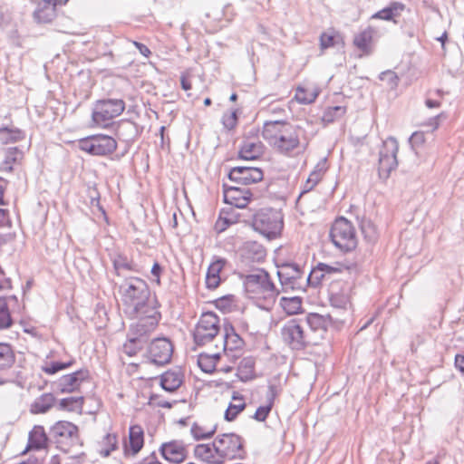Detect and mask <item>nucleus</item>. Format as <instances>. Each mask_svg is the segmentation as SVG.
Masks as SVG:
<instances>
[{
	"label": "nucleus",
	"mask_w": 464,
	"mask_h": 464,
	"mask_svg": "<svg viewBox=\"0 0 464 464\" xmlns=\"http://www.w3.org/2000/svg\"><path fill=\"white\" fill-rule=\"evenodd\" d=\"M78 148L93 156H107L117 149V141L109 135L95 134L80 139Z\"/></svg>",
	"instance_id": "nucleus-10"
},
{
	"label": "nucleus",
	"mask_w": 464,
	"mask_h": 464,
	"mask_svg": "<svg viewBox=\"0 0 464 464\" xmlns=\"http://www.w3.org/2000/svg\"><path fill=\"white\" fill-rule=\"evenodd\" d=\"M237 122V115L236 111H229L223 116V123L224 125L232 130L236 127Z\"/></svg>",
	"instance_id": "nucleus-52"
},
{
	"label": "nucleus",
	"mask_w": 464,
	"mask_h": 464,
	"mask_svg": "<svg viewBox=\"0 0 464 464\" xmlns=\"http://www.w3.org/2000/svg\"><path fill=\"white\" fill-rule=\"evenodd\" d=\"M25 137L24 131L16 127L0 128V142L2 144L15 143Z\"/></svg>",
	"instance_id": "nucleus-39"
},
{
	"label": "nucleus",
	"mask_w": 464,
	"mask_h": 464,
	"mask_svg": "<svg viewBox=\"0 0 464 464\" xmlns=\"http://www.w3.org/2000/svg\"><path fill=\"white\" fill-rule=\"evenodd\" d=\"M83 404L84 398L82 396L67 397L59 401L58 408L63 411L82 413Z\"/></svg>",
	"instance_id": "nucleus-40"
},
{
	"label": "nucleus",
	"mask_w": 464,
	"mask_h": 464,
	"mask_svg": "<svg viewBox=\"0 0 464 464\" xmlns=\"http://www.w3.org/2000/svg\"><path fill=\"white\" fill-rule=\"evenodd\" d=\"M24 159V153L18 148H9L5 150V159L0 163V172L11 173L14 166L20 164Z\"/></svg>",
	"instance_id": "nucleus-32"
},
{
	"label": "nucleus",
	"mask_w": 464,
	"mask_h": 464,
	"mask_svg": "<svg viewBox=\"0 0 464 464\" xmlns=\"http://www.w3.org/2000/svg\"><path fill=\"white\" fill-rule=\"evenodd\" d=\"M349 269V266L339 262L334 263L333 265L319 263L315 267L313 268L310 274V278L320 282L324 280L327 276L343 273Z\"/></svg>",
	"instance_id": "nucleus-26"
},
{
	"label": "nucleus",
	"mask_w": 464,
	"mask_h": 464,
	"mask_svg": "<svg viewBox=\"0 0 464 464\" xmlns=\"http://www.w3.org/2000/svg\"><path fill=\"white\" fill-rule=\"evenodd\" d=\"M173 354V345L167 338L154 339L148 347V355L156 364L168 363Z\"/></svg>",
	"instance_id": "nucleus-15"
},
{
	"label": "nucleus",
	"mask_w": 464,
	"mask_h": 464,
	"mask_svg": "<svg viewBox=\"0 0 464 464\" xmlns=\"http://www.w3.org/2000/svg\"><path fill=\"white\" fill-rule=\"evenodd\" d=\"M140 348L137 339H130L123 344L122 353L129 357H132L138 353Z\"/></svg>",
	"instance_id": "nucleus-51"
},
{
	"label": "nucleus",
	"mask_w": 464,
	"mask_h": 464,
	"mask_svg": "<svg viewBox=\"0 0 464 464\" xmlns=\"http://www.w3.org/2000/svg\"><path fill=\"white\" fill-rule=\"evenodd\" d=\"M302 298L298 296L282 297L280 299V306L289 315L302 313Z\"/></svg>",
	"instance_id": "nucleus-41"
},
{
	"label": "nucleus",
	"mask_w": 464,
	"mask_h": 464,
	"mask_svg": "<svg viewBox=\"0 0 464 464\" xmlns=\"http://www.w3.org/2000/svg\"><path fill=\"white\" fill-rule=\"evenodd\" d=\"M391 15L392 18L399 16L402 11L405 9V5L399 2H392L387 6Z\"/></svg>",
	"instance_id": "nucleus-54"
},
{
	"label": "nucleus",
	"mask_w": 464,
	"mask_h": 464,
	"mask_svg": "<svg viewBox=\"0 0 464 464\" xmlns=\"http://www.w3.org/2000/svg\"><path fill=\"white\" fill-rule=\"evenodd\" d=\"M238 379L243 382H250L256 378V362L252 357L243 358L237 370Z\"/></svg>",
	"instance_id": "nucleus-34"
},
{
	"label": "nucleus",
	"mask_w": 464,
	"mask_h": 464,
	"mask_svg": "<svg viewBox=\"0 0 464 464\" xmlns=\"http://www.w3.org/2000/svg\"><path fill=\"white\" fill-rule=\"evenodd\" d=\"M217 449L214 440L212 443L198 444L194 448V456L206 464H223Z\"/></svg>",
	"instance_id": "nucleus-23"
},
{
	"label": "nucleus",
	"mask_w": 464,
	"mask_h": 464,
	"mask_svg": "<svg viewBox=\"0 0 464 464\" xmlns=\"http://www.w3.org/2000/svg\"><path fill=\"white\" fill-rule=\"evenodd\" d=\"M304 324H308L313 331L325 332L327 329L326 319L315 313L308 314Z\"/></svg>",
	"instance_id": "nucleus-44"
},
{
	"label": "nucleus",
	"mask_w": 464,
	"mask_h": 464,
	"mask_svg": "<svg viewBox=\"0 0 464 464\" xmlns=\"http://www.w3.org/2000/svg\"><path fill=\"white\" fill-rule=\"evenodd\" d=\"M119 293L124 313L138 321L136 331L140 335L157 327L161 317L159 303L144 280L131 277L120 286Z\"/></svg>",
	"instance_id": "nucleus-1"
},
{
	"label": "nucleus",
	"mask_w": 464,
	"mask_h": 464,
	"mask_svg": "<svg viewBox=\"0 0 464 464\" xmlns=\"http://www.w3.org/2000/svg\"><path fill=\"white\" fill-rule=\"evenodd\" d=\"M90 379L89 371L81 369L70 374L63 375L59 381L62 393H71L80 389L81 385Z\"/></svg>",
	"instance_id": "nucleus-21"
},
{
	"label": "nucleus",
	"mask_w": 464,
	"mask_h": 464,
	"mask_svg": "<svg viewBox=\"0 0 464 464\" xmlns=\"http://www.w3.org/2000/svg\"><path fill=\"white\" fill-rule=\"evenodd\" d=\"M320 93L321 89L317 83L304 82L295 88L294 100L299 104H312L316 101Z\"/></svg>",
	"instance_id": "nucleus-22"
},
{
	"label": "nucleus",
	"mask_w": 464,
	"mask_h": 464,
	"mask_svg": "<svg viewBox=\"0 0 464 464\" xmlns=\"http://www.w3.org/2000/svg\"><path fill=\"white\" fill-rule=\"evenodd\" d=\"M239 215L233 210L222 209L219 216L215 222L214 230L217 233H222L227 230L230 226L238 222Z\"/></svg>",
	"instance_id": "nucleus-36"
},
{
	"label": "nucleus",
	"mask_w": 464,
	"mask_h": 464,
	"mask_svg": "<svg viewBox=\"0 0 464 464\" xmlns=\"http://www.w3.org/2000/svg\"><path fill=\"white\" fill-rule=\"evenodd\" d=\"M144 446V430L140 425H131L128 440L124 443L126 454L136 455Z\"/></svg>",
	"instance_id": "nucleus-24"
},
{
	"label": "nucleus",
	"mask_w": 464,
	"mask_h": 464,
	"mask_svg": "<svg viewBox=\"0 0 464 464\" xmlns=\"http://www.w3.org/2000/svg\"><path fill=\"white\" fill-rule=\"evenodd\" d=\"M411 141L414 145H422L425 142V132L419 130L412 133Z\"/></svg>",
	"instance_id": "nucleus-56"
},
{
	"label": "nucleus",
	"mask_w": 464,
	"mask_h": 464,
	"mask_svg": "<svg viewBox=\"0 0 464 464\" xmlns=\"http://www.w3.org/2000/svg\"><path fill=\"white\" fill-rule=\"evenodd\" d=\"M113 268L118 276H121L123 272L137 271L136 264L132 258L128 257L126 255L119 253L112 259Z\"/></svg>",
	"instance_id": "nucleus-38"
},
{
	"label": "nucleus",
	"mask_w": 464,
	"mask_h": 464,
	"mask_svg": "<svg viewBox=\"0 0 464 464\" xmlns=\"http://www.w3.org/2000/svg\"><path fill=\"white\" fill-rule=\"evenodd\" d=\"M253 227L269 239L279 237L284 228L283 214L273 208L261 209L254 216Z\"/></svg>",
	"instance_id": "nucleus-6"
},
{
	"label": "nucleus",
	"mask_w": 464,
	"mask_h": 464,
	"mask_svg": "<svg viewBox=\"0 0 464 464\" xmlns=\"http://www.w3.org/2000/svg\"><path fill=\"white\" fill-rule=\"evenodd\" d=\"M13 324V319L5 298H0V329H7Z\"/></svg>",
	"instance_id": "nucleus-46"
},
{
	"label": "nucleus",
	"mask_w": 464,
	"mask_h": 464,
	"mask_svg": "<svg viewBox=\"0 0 464 464\" xmlns=\"http://www.w3.org/2000/svg\"><path fill=\"white\" fill-rule=\"evenodd\" d=\"M214 441L223 464L227 461L244 458L245 450L240 436L235 433H225L217 436Z\"/></svg>",
	"instance_id": "nucleus-9"
},
{
	"label": "nucleus",
	"mask_w": 464,
	"mask_h": 464,
	"mask_svg": "<svg viewBox=\"0 0 464 464\" xmlns=\"http://www.w3.org/2000/svg\"><path fill=\"white\" fill-rule=\"evenodd\" d=\"M275 403V394L271 393L266 404L259 406L255 414L254 419L257 421H265L268 417Z\"/></svg>",
	"instance_id": "nucleus-48"
},
{
	"label": "nucleus",
	"mask_w": 464,
	"mask_h": 464,
	"mask_svg": "<svg viewBox=\"0 0 464 464\" xmlns=\"http://www.w3.org/2000/svg\"><path fill=\"white\" fill-rule=\"evenodd\" d=\"M224 359V355L219 353L215 354L203 353L198 357V365L206 373H212L214 372L229 373L234 368L232 364H221L220 367L218 366Z\"/></svg>",
	"instance_id": "nucleus-20"
},
{
	"label": "nucleus",
	"mask_w": 464,
	"mask_h": 464,
	"mask_svg": "<svg viewBox=\"0 0 464 464\" xmlns=\"http://www.w3.org/2000/svg\"><path fill=\"white\" fill-rule=\"evenodd\" d=\"M184 380V374L180 369H170L160 377L161 387L168 392H174L180 387Z\"/></svg>",
	"instance_id": "nucleus-29"
},
{
	"label": "nucleus",
	"mask_w": 464,
	"mask_h": 464,
	"mask_svg": "<svg viewBox=\"0 0 464 464\" xmlns=\"http://www.w3.org/2000/svg\"><path fill=\"white\" fill-rule=\"evenodd\" d=\"M352 287L349 283L337 281L330 285L329 296L332 305L346 309L351 305Z\"/></svg>",
	"instance_id": "nucleus-17"
},
{
	"label": "nucleus",
	"mask_w": 464,
	"mask_h": 464,
	"mask_svg": "<svg viewBox=\"0 0 464 464\" xmlns=\"http://www.w3.org/2000/svg\"><path fill=\"white\" fill-rule=\"evenodd\" d=\"M329 237L334 246L340 251L348 253L356 249L359 243L355 226L343 217H339L333 222Z\"/></svg>",
	"instance_id": "nucleus-4"
},
{
	"label": "nucleus",
	"mask_w": 464,
	"mask_h": 464,
	"mask_svg": "<svg viewBox=\"0 0 464 464\" xmlns=\"http://www.w3.org/2000/svg\"><path fill=\"white\" fill-rule=\"evenodd\" d=\"M446 117L447 114L444 111H442L438 115L431 117L426 121H424L422 123V126L427 129L428 132H434L440 128L441 120L446 119Z\"/></svg>",
	"instance_id": "nucleus-50"
},
{
	"label": "nucleus",
	"mask_w": 464,
	"mask_h": 464,
	"mask_svg": "<svg viewBox=\"0 0 464 464\" xmlns=\"http://www.w3.org/2000/svg\"><path fill=\"white\" fill-rule=\"evenodd\" d=\"M230 180L241 185H251L260 182L264 178V172L259 168L235 167L228 173Z\"/></svg>",
	"instance_id": "nucleus-18"
},
{
	"label": "nucleus",
	"mask_w": 464,
	"mask_h": 464,
	"mask_svg": "<svg viewBox=\"0 0 464 464\" xmlns=\"http://www.w3.org/2000/svg\"><path fill=\"white\" fill-rule=\"evenodd\" d=\"M244 345L243 339L236 332L235 328L230 324L224 326L223 334V355L228 357L229 352H236L241 350Z\"/></svg>",
	"instance_id": "nucleus-25"
},
{
	"label": "nucleus",
	"mask_w": 464,
	"mask_h": 464,
	"mask_svg": "<svg viewBox=\"0 0 464 464\" xmlns=\"http://www.w3.org/2000/svg\"><path fill=\"white\" fill-rule=\"evenodd\" d=\"M264 152L265 147L260 140L257 139L254 140H246L240 147L238 156L242 160H258Z\"/></svg>",
	"instance_id": "nucleus-27"
},
{
	"label": "nucleus",
	"mask_w": 464,
	"mask_h": 464,
	"mask_svg": "<svg viewBox=\"0 0 464 464\" xmlns=\"http://www.w3.org/2000/svg\"><path fill=\"white\" fill-rule=\"evenodd\" d=\"M214 305L223 313H229L233 311L236 304V298L232 295H225L219 297L212 302Z\"/></svg>",
	"instance_id": "nucleus-47"
},
{
	"label": "nucleus",
	"mask_w": 464,
	"mask_h": 464,
	"mask_svg": "<svg viewBox=\"0 0 464 464\" xmlns=\"http://www.w3.org/2000/svg\"><path fill=\"white\" fill-rule=\"evenodd\" d=\"M324 174L323 169L316 168L308 176L304 184V193L309 192L321 181Z\"/></svg>",
	"instance_id": "nucleus-49"
},
{
	"label": "nucleus",
	"mask_w": 464,
	"mask_h": 464,
	"mask_svg": "<svg viewBox=\"0 0 464 464\" xmlns=\"http://www.w3.org/2000/svg\"><path fill=\"white\" fill-rule=\"evenodd\" d=\"M338 44H343V37L334 28L323 32L319 37V45L322 51L332 48Z\"/></svg>",
	"instance_id": "nucleus-37"
},
{
	"label": "nucleus",
	"mask_w": 464,
	"mask_h": 464,
	"mask_svg": "<svg viewBox=\"0 0 464 464\" xmlns=\"http://www.w3.org/2000/svg\"><path fill=\"white\" fill-rule=\"evenodd\" d=\"M74 359L71 358L65 362H49L46 361L41 367L42 372H44L47 375H53L57 373L60 371L70 368L74 364Z\"/></svg>",
	"instance_id": "nucleus-42"
},
{
	"label": "nucleus",
	"mask_w": 464,
	"mask_h": 464,
	"mask_svg": "<svg viewBox=\"0 0 464 464\" xmlns=\"http://www.w3.org/2000/svg\"><path fill=\"white\" fill-rule=\"evenodd\" d=\"M375 35L376 30L371 25L360 30L353 35L352 44L358 52L359 58L372 54L374 51Z\"/></svg>",
	"instance_id": "nucleus-14"
},
{
	"label": "nucleus",
	"mask_w": 464,
	"mask_h": 464,
	"mask_svg": "<svg viewBox=\"0 0 464 464\" xmlns=\"http://www.w3.org/2000/svg\"><path fill=\"white\" fill-rule=\"evenodd\" d=\"M131 43L144 57L149 58L150 56L151 52L147 45L137 41H131Z\"/></svg>",
	"instance_id": "nucleus-57"
},
{
	"label": "nucleus",
	"mask_w": 464,
	"mask_h": 464,
	"mask_svg": "<svg viewBox=\"0 0 464 464\" xmlns=\"http://www.w3.org/2000/svg\"><path fill=\"white\" fill-rule=\"evenodd\" d=\"M125 102L121 99H102L93 104L91 117V128L107 129L115 118L125 110Z\"/></svg>",
	"instance_id": "nucleus-5"
},
{
	"label": "nucleus",
	"mask_w": 464,
	"mask_h": 464,
	"mask_svg": "<svg viewBox=\"0 0 464 464\" xmlns=\"http://www.w3.org/2000/svg\"><path fill=\"white\" fill-rule=\"evenodd\" d=\"M454 365L456 369L464 375V355L456 354L454 359Z\"/></svg>",
	"instance_id": "nucleus-58"
},
{
	"label": "nucleus",
	"mask_w": 464,
	"mask_h": 464,
	"mask_svg": "<svg viewBox=\"0 0 464 464\" xmlns=\"http://www.w3.org/2000/svg\"><path fill=\"white\" fill-rule=\"evenodd\" d=\"M372 19L384 20V21H392V20H393V18L392 17V15L390 14L389 10L387 9V7H385V8L378 11L374 14H372Z\"/></svg>",
	"instance_id": "nucleus-55"
},
{
	"label": "nucleus",
	"mask_w": 464,
	"mask_h": 464,
	"mask_svg": "<svg viewBox=\"0 0 464 464\" xmlns=\"http://www.w3.org/2000/svg\"><path fill=\"white\" fill-rule=\"evenodd\" d=\"M51 434L59 450L65 453L81 445L79 428L68 420H58L51 427Z\"/></svg>",
	"instance_id": "nucleus-8"
},
{
	"label": "nucleus",
	"mask_w": 464,
	"mask_h": 464,
	"mask_svg": "<svg viewBox=\"0 0 464 464\" xmlns=\"http://www.w3.org/2000/svg\"><path fill=\"white\" fill-rule=\"evenodd\" d=\"M346 113V106H331L325 109L322 116L323 121L332 123Z\"/></svg>",
	"instance_id": "nucleus-45"
},
{
	"label": "nucleus",
	"mask_w": 464,
	"mask_h": 464,
	"mask_svg": "<svg viewBox=\"0 0 464 464\" xmlns=\"http://www.w3.org/2000/svg\"><path fill=\"white\" fill-rule=\"evenodd\" d=\"M220 320L213 312L203 313L193 333L194 341L197 344L204 345L211 342L219 333Z\"/></svg>",
	"instance_id": "nucleus-11"
},
{
	"label": "nucleus",
	"mask_w": 464,
	"mask_h": 464,
	"mask_svg": "<svg viewBox=\"0 0 464 464\" xmlns=\"http://www.w3.org/2000/svg\"><path fill=\"white\" fill-rule=\"evenodd\" d=\"M262 136L278 153L292 156L307 144L305 130L286 121H273L264 124Z\"/></svg>",
	"instance_id": "nucleus-2"
},
{
	"label": "nucleus",
	"mask_w": 464,
	"mask_h": 464,
	"mask_svg": "<svg viewBox=\"0 0 464 464\" xmlns=\"http://www.w3.org/2000/svg\"><path fill=\"white\" fill-rule=\"evenodd\" d=\"M398 150L399 145L395 138L389 137L383 141L378 167L380 177L388 178L390 173L397 167Z\"/></svg>",
	"instance_id": "nucleus-12"
},
{
	"label": "nucleus",
	"mask_w": 464,
	"mask_h": 464,
	"mask_svg": "<svg viewBox=\"0 0 464 464\" xmlns=\"http://www.w3.org/2000/svg\"><path fill=\"white\" fill-rule=\"evenodd\" d=\"M191 77H192V73H191L190 69H188L181 73L180 84H181V88L184 91H190L192 89Z\"/></svg>",
	"instance_id": "nucleus-53"
},
{
	"label": "nucleus",
	"mask_w": 464,
	"mask_h": 464,
	"mask_svg": "<svg viewBox=\"0 0 464 464\" xmlns=\"http://www.w3.org/2000/svg\"><path fill=\"white\" fill-rule=\"evenodd\" d=\"M55 403L56 398L53 393H43L31 403L29 411L34 415L44 414L49 411Z\"/></svg>",
	"instance_id": "nucleus-31"
},
{
	"label": "nucleus",
	"mask_w": 464,
	"mask_h": 464,
	"mask_svg": "<svg viewBox=\"0 0 464 464\" xmlns=\"http://www.w3.org/2000/svg\"><path fill=\"white\" fill-rule=\"evenodd\" d=\"M223 198L227 205L237 208H245L252 201L253 194L249 189L224 185Z\"/></svg>",
	"instance_id": "nucleus-19"
},
{
	"label": "nucleus",
	"mask_w": 464,
	"mask_h": 464,
	"mask_svg": "<svg viewBox=\"0 0 464 464\" xmlns=\"http://www.w3.org/2000/svg\"><path fill=\"white\" fill-rule=\"evenodd\" d=\"M7 185V180L0 178V205H5L6 203L4 200V194Z\"/></svg>",
	"instance_id": "nucleus-62"
},
{
	"label": "nucleus",
	"mask_w": 464,
	"mask_h": 464,
	"mask_svg": "<svg viewBox=\"0 0 464 464\" xmlns=\"http://www.w3.org/2000/svg\"><path fill=\"white\" fill-rule=\"evenodd\" d=\"M280 334L283 343L292 350L302 351L311 343L305 331V324L298 318L286 321L281 328Z\"/></svg>",
	"instance_id": "nucleus-7"
},
{
	"label": "nucleus",
	"mask_w": 464,
	"mask_h": 464,
	"mask_svg": "<svg viewBox=\"0 0 464 464\" xmlns=\"http://www.w3.org/2000/svg\"><path fill=\"white\" fill-rule=\"evenodd\" d=\"M246 398L239 392H233L231 400L225 411L224 418L227 421L235 420L237 416L246 409Z\"/></svg>",
	"instance_id": "nucleus-28"
},
{
	"label": "nucleus",
	"mask_w": 464,
	"mask_h": 464,
	"mask_svg": "<svg viewBox=\"0 0 464 464\" xmlns=\"http://www.w3.org/2000/svg\"><path fill=\"white\" fill-rule=\"evenodd\" d=\"M243 255L246 259L253 262H262L266 259V248L255 241H247L243 246Z\"/></svg>",
	"instance_id": "nucleus-35"
},
{
	"label": "nucleus",
	"mask_w": 464,
	"mask_h": 464,
	"mask_svg": "<svg viewBox=\"0 0 464 464\" xmlns=\"http://www.w3.org/2000/svg\"><path fill=\"white\" fill-rule=\"evenodd\" d=\"M49 438L43 425H34L28 435V448L42 450L48 446Z\"/></svg>",
	"instance_id": "nucleus-30"
},
{
	"label": "nucleus",
	"mask_w": 464,
	"mask_h": 464,
	"mask_svg": "<svg viewBox=\"0 0 464 464\" xmlns=\"http://www.w3.org/2000/svg\"><path fill=\"white\" fill-rule=\"evenodd\" d=\"M10 224L9 213L5 209L0 208V227L8 226Z\"/></svg>",
	"instance_id": "nucleus-60"
},
{
	"label": "nucleus",
	"mask_w": 464,
	"mask_h": 464,
	"mask_svg": "<svg viewBox=\"0 0 464 464\" xmlns=\"http://www.w3.org/2000/svg\"><path fill=\"white\" fill-rule=\"evenodd\" d=\"M192 432L197 439H205L210 437L214 431L201 432L198 430V428L195 426L192 428Z\"/></svg>",
	"instance_id": "nucleus-61"
},
{
	"label": "nucleus",
	"mask_w": 464,
	"mask_h": 464,
	"mask_svg": "<svg viewBox=\"0 0 464 464\" xmlns=\"http://www.w3.org/2000/svg\"><path fill=\"white\" fill-rule=\"evenodd\" d=\"M142 464H163V463H161L156 457L150 456V457L145 459L143 460Z\"/></svg>",
	"instance_id": "nucleus-63"
},
{
	"label": "nucleus",
	"mask_w": 464,
	"mask_h": 464,
	"mask_svg": "<svg viewBox=\"0 0 464 464\" xmlns=\"http://www.w3.org/2000/svg\"><path fill=\"white\" fill-rule=\"evenodd\" d=\"M14 360L15 356L11 345L0 343V370L10 368Z\"/></svg>",
	"instance_id": "nucleus-43"
},
{
	"label": "nucleus",
	"mask_w": 464,
	"mask_h": 464,
	"mask_svg": "<svg viewBox=\"0 0 464 464\" xmlns=\"http://www.w3.org/2000/svg\"><path fill=\"white\" fill-rule=\"evenodd\" d=\"M160 456L169 463L181 464L188 457V446L180 440L163 442L160 448Z\"/></svg>",
	"instance_id": "nucleus-13"
},
{
	"label": "nucleus",
	"mask_w": 464,
	"mask_h": 464,
	"mask_svg": "<svg viewBox=\"0 0 464 464\" xmlns=\"http://www.w3.org/2000/svg\"><path fill=\"white\" fill-rule=\"evenodd\" d=\"M245 287L249 298L265 310H269L273 306L278 294L269 275L265 271L249 275L246 279Z\"/></svg>",
	"instance_id": "nucleus-3"
},
{
	"label": "nucleus",
	"mask_w": 464,
	"mask_h": 464,
	"mask_svg": "<svg viewBox=\"0 0 464 464\" xmlns=\"http://www.w3.org/2000/svg\"><path fill=\"white\" fill-rule=\"evenodd\" d=\"M161 272H162L161 266H160V264L158 262H155L151 268V274L155 277V281L158 285L160 284Z\"/></svg>",
	"instance_id": "nucleus-59"
},
{
	"label": "nucleus",
	"mask_w": 464,
	"mask_h": 464,
	"mask_svg": "<svg viewBox=\"0 0 464 464\" xmlns=\"http://www.w3.org/2000/svg\"><path fill=\"white\" fill-rule=\"evenodd\" d=\"M225 264L224 259H218L209 265L206 275V285L208 289H216L220 285V273Z\"/></svg>",
	"instance_id": "nucleus-33"
},
{
	"label": "nucleus",
	"mask_w": 464,
	"mask_h": 464,
	"mask_svg": "<svg viewBox=\"0 0 464 464\" xmlns=\"http://www.w3.org/2000/svg\"><path fill=\"white\" fill-rule=\"evenodd\" d=\"M68 0H42L38 3L33 13L37 24H45L53 23L57 16V6L65 5Z\"/></svg>",
	"instance_id": "nucleus-16"
},
{
	"label": "nucleus",
	"mask_w": 464,
	"mask_h": 464,
	"mask_svg": "<svg viewBox=\"0 0 464 464\" xmlns=\"http://www.w3.org/2000/svg\"><path fill=\"white\" fill-rule=\"evenodd\" d=\"M425 103H426V106L430 109L439 108L440 106V102L430 100V99H428Z\"/></svg>",
	"instance_id": "nucleus-64"
}]
</instances>
